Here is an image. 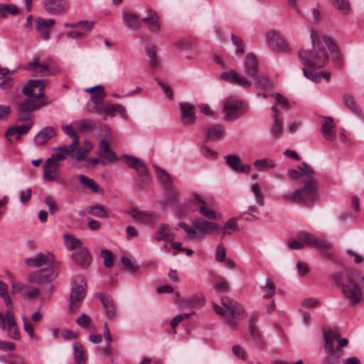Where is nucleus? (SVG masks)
I'll return each instance as SVG.
<instances>
[{
	"mask_svg": "<svg viewBox=\"0 0 364 364\" xmlns=\"http://www.w3.org/2000/svg\"><path fill=\"white\" fill-rule=\"evenodd\" d=\"M312 49L302 50L299 53V58L305 67L319 69L324 67L329 60L331 53L334 60H340V53L336 44L327 36H319L312 31L311 33Z\"/></svg>",
	"mask_w": 364,
	"mask_h": 364,
	"instance_id": "f257e3e1",
	"label": "nucleus"
},
{
	"mask_svg": "<svg viewBox=\"0 0 364 364\" xmlns=\"http://www.w3.org/2000/svg\"><path fill=\"white\" fill-rule=\"evenodd\" d=\"M299 168L305 169L309 173L306 175L305 185L293 193H287L282 196V200L286 202L301 203L305 205H311L317 198V181L314 178V171L306 163H302Z\"/></svg>",
	"mask_w": 364,
	"mask_h": 364,
	"instance_id": "f03ea898",
	"label": "nucleus"
},
{
	"mask_svg": "<svg viewBox=\"0 0 364 364\" xmlns=\"http://www.w3.org/2000/svg\"><path fill=\"white\" fill-rule=\"evenodd\" d=\"M359 274L354 271L336 272L331 276V282L341 287L345 299L348 300V304L355 306L363 298L360 287L358 284Z\"/></svg>",
	"mask_w": 364,
	"mask_h": 364,
	"instance_id": "7ed1b4c3",
	"label": "nucleus"
},
{
	"mask_svg": "<svg viewBox=\"0 0 364 364\" xmlns=\"http://www.w3.org/2000/svg\"><path fill=\"white\" fill-rule=\"evenodd\" d=\"M23 97L22 102L17 103L18 119L21 122H28L31 120L32 112L48 104V102L44 101V92H23Z\"/></svg>",
	"mask_w": 364,
	"mask_h": 364,
	"instance_id": "20e7f679",
	"label": "nucleus"
},
{
	"mask_svg": "<svg viewBox=\"0 0 364 364\" xmlns=\"http://www.w3.org/2000/svg\"><path fill=\"white\" fill-rule=\"evenodd\" d=\"M86 282L82 276L76 275L73 277L70 300V310L71 311H75L81 306L86 294Z\"/></svg>",
	"mask_w": 364,
	"mask_h": 364,
	"instance_id": "39448f33",
	"label": "nucleus"
},
{
	"mask_svg": "<svg viewBox=\"0 0 364 364\" xmlns=\"http://www.w3.org/2000/svg\"><path fill=\"white\" fill-rule=\"evenodd\" d=\"M296 237L299 240L305 242L309 247L321 252L325 257H331L332 256L333 252L331 245L325 240L317 237L314 235L301 231L297 234Z\"/></svg>",
	"mask_w": 364,
	"mask_h": 364,
	"instance_id": "423d86ee",
	"label": "nucleus"
},
{
	"mask_svg": "<svg viewBox=\"0 0 364 364\" xmlns=\"http://www.w3.org/2000/svg\"><path fill=\"white\" fill-rule=\"evenodd\" d=\"M221 303L229 313V325L234 328L236 326L237 320L246 316L244 309L237 302L226 296L221 298Z\"/></svg>",
	"mask_w": 364,
	"mask_h": 364,
	"instance_id": "0eeeda50",
	"label": "nucleus"
},
{
	"mask_svg": "<svg viewBox=\"0 0 364 364\" xmlns=\"http://www.w3.org/2000/svg\"><path fill=\"white\" fill-rule=\"evenodd\" d=\"M244 112L245 106L242 102L234 100H228L223 109V119L225 121L235 120L240 117Z\"/></svg>",
	"mask_w": 364,
	"mask_h": 364,
	"instance_id": "6e6552de",
	"label": "nucleus"
},
{
	"mask_svg": "<svg viewBox=\"0 0 364 364\" xmlns=\"http://www.w3.org/2000/svg\"><path fill=\"white\" fill-rule=\"evenodd\" d=\"M57 275L58 273L53 267L43 268L29 274L28 280L33 283L43 284L50 282Z\"/></svg>",
	"mask_w": 364,
	"mask_h": 364,
	"instance_id": "1a4fd4ad",
	"label": "nucleus"
},
{
	"mask_svg": "<svg viewBox=\"0 0 364 364\" xmlns=\"http://www.w3.org/2000/svg\"><path fill=\"white\" fill-rule=\"evenodd\" d=\"M125 163L127 165L136 171L139 176L143 183H146L148 181V168L144 161L141 159L132 156L125 155Z\"/></svg>",
	"mask_w": 364,
	"mask_h": 364,
	"instance_id": "9d476101",
	"label": "nucleus"
},
{
	"mask_svg": "<svg viewBox=\"0 0 364 364\" xmlns=\"http://www.w3.org/2000/svg\"><path fill=\"white\" fill-rule=\"evenodd\" d=\"M321 132L325 139L333 141L336 139V125L331 117H322Z\"/></svg>",
	"mask_w": 364,
	"mask_h": 364,
	"instance_id": "9b49d317",
	"label": "nucleus"
},
{
	"mask_svg": "<svg viewBox=\"0 0 364 364\" xmlns=\"http://www.w3.org/2000/svg\"><path fill=\"white\" fill-rule=\"evenodd\" d=\"M92 94L90 100L87 103V109L89 112L101 113L105 105L103 100L107 95L105 92H90Z\"/></svg>",
	"mask_w": 364,
	"mask_h": 364,
	"instance_id": "f8f14e48",
	"label": "nucleus"
},
{
	"mask_svg": "<svg viewBox=\"0 0 364 364\" xmlns=\"http://www.w3.org/2000/svg\"><path fill=\"white\" fill-rule=\"evenodd\" d=\"M97 154L102 159V163H104V161L108 163H114L118 161V157L111 149L109 142L105 139L100 141Z\"/></svg>",
	"mask_w": 364,
	"mask_h": 364,
	"instance_id": "ddd939ff",
	"label": "nucleus"
},
{
	"mask_svg": "<svg viewBox=\"0 0 364 364\" xmlns=\"http://www.w3.org/2000/svg\"><path fill=\"white\" fill-rule=\"evenodd\" d=\"M225 161L228 167L235 172L247 173L251 167L248 164L241 165V159L235 154H230L225 156Z\"/></svg>",
	"mask_w": 364,
	"mask_h": 364,
	"instance_id": "4468645a",
	"label": "nucleus"
},
{
	"mask_svg": "<svg viewBox=\"0 0 364 364\" xmlns=\"http://www.w3.org/2000/svg\"><path fill=\"white\" fill-rule=\"evenodd\" d=\"M55 20L53 18L46 19L41 17L36 18V29L43 39H48L50 36V30L51 27L55 24Z\"/></svg>",
	"mask_w": 364,
	"mask_h": 364,
	"instance_id": "2eb2a0df",
	"label": "nucleus"
},
{
	"mask_svg": "<svg viewBox=\"0 0 364 364\" xmlns=\"http://www.w3.org/2000/svg\"><path fill=\"white\" fill-rule=\"evenodd\" d=\"M74 262L82 269H87L92 261L90 252L86 248H81L72 255Z\"/></svg>",
	"mask_w": 364,
	"mask_h": 364,
	"instance_id": "dca6fc26",
	"label": "nucleus"
},
{
	"mask_svg": "<svg viewBox=\"0 0 364 364\" xmlns=\"http://www.w3.org/2000/svg\"><path fill=\"white\" fill-rule=\"evenodd\" d=\"M193 225L202 234L208 235L213 232H218L219 225L215 223L207 221L200 218L196 219L193 221Z\"/></svg>",
	"mask_w": 364,
	"mask_h": 364,
	"instance_id": "f3484780",
	"label": "nucleus"
},
{
	"mask_svg": "<svg viewBox=\"0 0 364 364\" xmlns=\"http://www.w3.org/2000/svg\"><path fill=\"white\" fill-rule=\"evenodd\" d=\"M6 317L8 327L7 331L9 337L14 340H19L21 338V333L16 323L14 314L11 309H9L6 311Z\"/></svg>",
	"mask_w": 364,
	"mask_h": 364,
	"instance_id": "a211bd4d",
	"label": "nucleus"
},
{
	"mask_svg": "<svg viewBox=\"0 0 364 364\" xmlns=\"http://www.w3.org/2000/svg\"><path fill=\"white\" fill-rule=\"evenodd\" d=\"M45 9L51 14L63 13L68 8L66 0H46L43 1Z\"/></svg>",
	"mask_w": 364,
	"mask_h": 364,
	"instance_id": "6ab92c4d",
	"label": "nucleus"
},
{
	"mask_svg": "<svg viewBox=\"0 0 364 364\" xmlns=\"http://www.w3.org/2000/svg\"><path fill=\"white\" fill-rule=\"evenodd\" d=\"M43 177L46 180L50 181H58L60 179V164L55 163L46 164L43 165Z\"/></svg>",
	"mask_w": 364,
	"mask_h": 364,
	"instance_id": "aec40b11",
	"label": "nucleus"
},
{
	"mask_svg": "<svg viewBox=\"0 0 364 364\" xmlns=\"http://www.w3.org/2000/svg\"><path fill=\"white\" fill-rule=\"evenodd\" d=\"M266 37L269 44L273 48H277L279 50L282 52L289 51V46L285 41L275 31H269Z\"/></svg>",
	"mask_w": 364,
	"mask_h": 364,
	"instance_id": "412c9836",
	"label": "nucleus"
},
{
	"mask_svg": "<svg viewBox=\"0 0 364 364\" xmlns=\"http://www.w3.org/2000/svg\"><path fill=\"white\" fill-rule=\"evenodd\" d=\"M147 16L141 19V21L144 22L147 26L148 29L154 33H157L160 30V23H159V17L156 11H153L151 9H149L147 11Z\"/></svg>",
	"mask_w": 364,
	"mask_h": 364,
	"instance_id": "4be33fe9",
	"label": "nucleus"
},
{
	"mask_svg": "<svg viewBox=\"0 0 364 364\" xmlns=\"http://www.w3.org/2000/svg\"><path fill=\"white\" fill-rule=\"evenodd\" d=\"M129 215L141 224L154 225L158 220V217L153 214L144 211H138L136 210H132Z\"/></svg>",
	"mask_w": 364,
	"mask_h": 364,
	"instance_id": "5701e85b",
	"label": "nucleus"
},
{
	"mask_svg": "<svg viewBox=\"0 0 364 364\" xmlns=\"http://www.w3.org/2000/svg\"><path fill=\"white\" fill-rule=\"evenodd\" d=\"M55 135L56 132L53 127H46L35 136L34 142L38 146H43Z\"/></svg>",
	"mask_w": 364,
	"mask_h": 364,
	"instance_id": "b1692460",
	"label": "nucleus"
},
{
	"mask_svg": "<svg viewBox=\"0 0 364 364\" xmlns=\"http://www.w3.org/2000/svg\"><path fill=\"white\" fill-rule=\"evenodd\" d=\"M98 296L103 305L107 316L113 319L116 314L113 299L109 295L103 292L98 293Z\"/></svg>",
	"mask_w": 364,
	"mask_h": 364,
	"instance_id": "393cba45",
	"label": "nucleus"
},
{
	"mask_svg": "<svg viewBox=\"0 0 364 364\" xmlns=\"http://www.w3.org/2000/svg\"><path fill=\"white\" fill-rule=\"evenodd\" d=\"M155 239L157 241L171 242L175 239V233L172 232L167 224H161L155 232Z\"/></svg>",
	"mask_w": 364,
	"mask_h": 364,
	"instance_id": "a878e982",
	"label": "nucleus"
},
{
	"mask_svg": "<svg viewBox=\"0 0 364 364\" xmlns=\"http://www.w3.org/2000/svg\"><path fill=\"white\" fill-rule=\"evenodd\" d=\"M74 128L75 127L73 126V123L71 124L63 127V131L73 140L72 144L70 145H68V146L64 148L63 150L70 153V151H75L77 146L79 145V138Z\"/></svg>",
	"mask_w": 364,
	"mask_h": 364,
	"instance_id": "bb28decb",
	"label": "nucleus"
},
{
	"mask_svg": "<svg viewBox=\"0 0 364 364\" xmlns=\"http://www.w3.org/2000/svg\"><path fill=\"white\" fill-rule=\"evenodd\" d=\"M73 124L75 129L83 134L90 133L96 127L95 122L90 119L75 120Z\"/></svg>",
	"mask_w": 364,
	"mask_h": 364,
	"instance_id": "cd10ccee",
	"label": "nucleus"
},
{
	"mask_svg": "<svg viewBox=\"0 0 364 364\" xmlns=\"http://www.w3.org/2000/svg\"><path fill=\"white\" fill-rule=\"evenodd\" d=\"M68 145L60 146L55 148L53 153L50 158L46 160V164L55 163L59 164L60 161L65 160L67 156H73L75 151L67 152L63 150L64 148L68 147Z\"/></svg>",
	"mask_w": 364,
	"mask_h": 364,
	"instance_id": "c85d7f7f",
	"label": "nucleus"
},
{
	"mask_svg": "<svg viewBox=\"0 0 364 364\" xmlns=\"http://www.w3.org/2000/svg\"><path fill=\"white\" fill-rule=\"evenodd\" d=\"M33 124V122L29 120V122L26 124L11 127L7 129L5 135L6 137H9L16 134V138L18 139L22 135L26 134L31 129Z\"/></svg>",
	"mask_w": 364,
	"mask_h": 364,
	"instance_id": "c756f323",
	"label": "nucleus"
},
{
	"mask_svg": "<svg viewBox=\"0 0 364 364\" xmlns=\"http://www.w3.org/2000/svg\"><path fill=\"white\" fill-rule=\"evenodd\" d=\"M181 119L187 124H192L196 120V116L193 112V105L187 102H181Z\"/></svg>",
	"mask_w": 364,
	"mask_h": 364,
	"instance_id": "7c9ffc66",
	"label": "nucleus"
},
{
	"mask_svg": "<svg viewBox=\"0 0 364 364\" xmlns=\"http://www.w3.org/2000/svg\"><path fill=\"white\" fill-rule=\"evenodd\" d=\"M245 68L247 74L253 77L258 74V63L253 54H247L245 58Z\"/></svg>",
	"mask_w": 364,
	"mask_h": 364,
	"instance_id": "2f4dec72",
	"label": "nucleus"
},
{
	"mask_svg": "<svg viewBox=\"0 0 364 364\" xmlns=\"http://www.w3.org/2000/svg\"><path fill=\"white\" fill-rule=\"evenodd\" d=\"M26 70H32L41 76H46L48 74L49 67L47 64H40L38 58L36 60L30 62L27 65L23 67Z\"/></svg>",
	"mask_w": 364,
	"mask_h": 364,
	"instance_id": "473e14b6",
	"label": "nucleus"
},
{
	"mask_svg": "<svg viewBox=\"0 0 364 364\" xmlns=\"http://www.w3.org/2000/svg\"><path fill=\"white\" fill-rule=\"evenodd\" d=\"M38 88V91H43L48 88V82L45 80H30L21 89V91H33Z\"/></svg>",
	"mask_w": 364,
	"mask_h": 364,
	"instance_id": "72a5a7b5",
	"label": "nucleus"
},
{
	"mask_svg": "<svg viewBox=\"0 0 364 364\" xmlns=\"http://www.w3.org/2000/svg\"><path fill=\"white\" fill-rule=\"evenodd\" d=\"M304 75L314 82H318L321 78L328 80L331 77V73L328 72L315 73L308 70L306 68H303Z\"/></svg>",
	"mask_w": 364,
	"mask_h": 364,
	"instance_id": "f704fd0d",
	"label": "nucleus"
},
{
	"mask_svg": "<svg viewBox=\"0 0 364 364\" xmlns=\"http://www.w3.org/2000/svg\"><path fill=\"white\" fill-rule=\"evenodd\" d=\"M74 358L77 364H85L87 360L85 350L83 346L78 342L73 343Z\"/></svg>",
	"mask_w": 364,
	"mask_h": 364,
	"instance_id": "c9c22d12",
	"label": "nucleus"
},
{
	"mask_svg": "<svg viewBox=\"0 0 364 364\" xmlns=\"http://www.w3.org/2000/svg\"><path fill=\"white\" fill-rule=\"evenodd\" d=\"M255 82L257 85V87L264 90H274L275 86L273 82L265 75H257L256 77H253Z\"/></svg>",
	"mask_w": 364,
	"mask_h": 364,
	"instance_id": "e433bc0d",
	"label": "nucleus"
},
{
	"mask_svg": "<svg viewBox=\"0 0 364 364\" xmlns=\"http://www.w3.org/2000/svg\"><path fill=\"white\" fill-rule=\"evenodd\" d=\"M224 128L220 124L211 126L208 132L207 141H215L223 136Z\"/></svg>",
	"mask_w": 364,
	"mask_h": 364,
	"instance_id": "4c0bfd02",
	"label": "nucleus"
},
{
	"mask_svg": "<svg viewBox=\"0 0 364 364\" xmlns=\"http://www.w3.org/2000/svg\"><path fill=\"white\" fill-rule=\"evenodd\" d=\"M102 112L109 116L114 117L117 114H122L124 117H127L126 109L121 105H105Z\"/></svg>",
	"mask_w": 364,
	"mask_h": 364,
	"instance_id": "58836bf2",
	"label": "nucleus"
},
{
	"mask_svg": "<svg viewBox=\"0 0 364 364\" xmlns=\"http://www.w3.org/2000/svg\"><path fill=\"white\" fill-rule=\"evenodd\" d=\"M123 22L129 28L132 30H138L139 21V18L136 14L129 12L123 13Z\"/></svg>",
	"mask_w": 364,
	"mask_h": 364,
	"instance_id": "ea45409f",
	"label": "nucleus"
},
{
	"mask_svg": "<svg viewBox=\"0 0 364 364\" xmlns=\"http://www.w3.org/2000/svg\"><path fill=\"white\" fill-rule=\"evenodd\" d=\"M323 337L325 340V347L324 350L326 353H335L336 349L333 347V335L332 336V331L330 328H326L323 331Z\"/></svg>",
	"mask_w": 364,
	"mask_h": 364,
	"instance_id": "a19ab883",
	"label": "nucleus"
},
{
	"mask_svg": "<svg viewBox=\"0 0 364 364\" xmlns=\"http://www.w3.org/2000/svg\"><path fill=\"white\" fill-rule=\"evenodd\" d=\"M154 167L157 173V176L161 181L163 186L165 187V188L170 189L172 186V183L169 174L166 171L161 168L157 166H154Z\"/></svg>",
	"mask_w": 364,
	"mask_h": 364,
	"instance_id": "79ce46f5",
	"label": "nucleus"
},
{
	"mask_svg": "<svg viewBox=\"0 0 364 364\" xmlns=\"http://www.w3.org/2000/svg\"><path fill=\"white\" fill-rule=\"evenodd\" d=\"M254 166L258 171H264L276 167V164L273 160L265 158L255 161Z\"/></svg>",
	"mask_w": 364,
	"mask_h": 364,
	"instance_id": "37998d69",
	"label": "nucleus"
},
{
	"mask_svg": "<svg viewBox=\"0 0 364 364\" xmlns=\"http://www.w3.org/2000/svg\"><path fill=\"white\" fill-rule=\"evenodd\" d=\"M248 333L254 345L256 347L262 348L264 346V341L257 328H250Z\"/></svg>",
	"mask_w": 364,
	"mask_h": 364,
	"instance_id": "c03bdc74",
	"label": "nucleus"
},
{
	"mask_svg": "<svg viewBox=\"0 0 364 364\" xmlns=\"http://www.w3.org/2000/svg\"><path fill=\"white\" fill-rule=\"evenodd\" d=\"M326 354V356L323 360V364H339L340 359L343 356V350L338 348L335 353Z\"/></svg>",
	"mask_w": 364,
	"mask_h": 364,
	"instance_id": "a18cd8bd",
	"label": "nucleus"
},
{
	"mask_svg": "<svg viewBox=\"0 0 364 364\" xmlns=\"http://www.w3.org/2000/svg\"><path fill=\"white\" fill-rule=\"evenodd\" d=\"M63 237L65 240V245L69 250L82 248L81 241L73 237L72 235L65 234L63 235Z\"/></svg>",
	"mask_w": 364,
	"mask_h": 364,
	"instance_id": "49530a36",
	"label": "nucleus"
},
{
	"mask_svg": "<svg viewBox=\"0 0 364 364\" xmlns=\"http://www.w3.org/2000/svg\"><path fill=\"white\" fill-rule=\"evenodd\" d=\"M26 262L29 267H39L47 264L48 258L43 253H39L35 258H27Z\"/></svg>",
	"mask_w": 364,
	"mask_h": 364,
	"instance_id": "de8ad7c7",
	"label": "nucleus"
},
{
	"mask_svg": "<svg viewBox=\"0 0 364 364\" xmlns=\"http://www.w3.org/2000/svg\"><path fill=\"white\" fill-rule=\"evenodd\" d=\"M178 226L188 234L187 237L190 240H196L203 237L201 234L198 233L196 228H195L193 225L191 227L186 223L181 222Z\"/></svg>",
	"mask_w": 364,
	"mask_h": 364,
	"instance_id": "09e8293b",
	"label": "nucleus"
},
{
	"mask_svg": "<svg viewBox=\"0 0 364 364\" xmlns=\"http://www.w3.org/2000/svg\"><path fill=\"white\" fill-rule=\"evenodd\" d=\"M343 104L345 107L349 109L351 112L354 113H358L359 112L358 106L354 100V97L350 93H346L343 95Z\"/></svg>",
	"mask_w": 364,
	"mask_h": 364,
	"instance_id": "8fccbe9b",
	"label": "nucleus"
},
{
	"mask_svg": "<svg viewBox=\"0 0 364 364\" xmlns=\"http://www.w3.org/2000/svg\"><path fill=\"white\" fill-rule=\"evenodd\" d=\"M146 52L149 55L151 67L156 68L159 65V62L156 58V48L155 45L152 43H148L146 46Z\"/></svg>",
	"mask_w": 364,
	"mask_h": 364,
	"instance_id": "3c124183",
	"label": "nucleus"
},
{
	"mask_svg": "<svg viewBox=\"0 0 364 364\" xmlns=\"http://www.w3.org/2000/svg\"><path fill=\"white\" fill-rule=\"evenodd\" d=\"M275 124L272 126L271 134L274 137L279 138L282 134V119L277 114H274Z\"/></svg>",
	"mask_w": 364,
	"mask_h": 364,
	"instance_id": "603ef678",
	"label": "nucleus"
},
{
	"mask_svg": "<svg viewBox=\"0 0 364 364\" xmlns=\"http://www.w3.org/2000/svg\"><path fill=\"white\" fill-rule=\"evenodd\" d=\"M80 182L85 187L92 190L94 193L99 191V187L95 181L92 178L87 177L85 175H80L78 176Z\"/></svg>",
	"mask_w": 364,
	"mask_h": 364,
	"instance_id": "864d4df0",
	"label": "nucleus"
},
{
	"mask_svg": "<svg viewBox=\"0 0 364 364\" xmlns=\"http://www.w3.org/2000/svg\"><path fill=\"white\" fill-rule=\"evenodd\" d=\"M88 213L90 215L95 216L97 218H108V214L102 205H96L90 206L89 208Z\"/></svg>",
	"mask_w": 364,
	"mask_h": 364,
	"instance_id": "5fc2aeb1",
	"label": "nucleus"
},
{
	"mask_svg": "<svg viewBox=\"0 0 364 364\" xmlns=\"http://www.w3.org/2000/svg\"><path fill=\"white\" fill-rule=\"evenodd\" d=\"M333 5L341 13L346 14L350 11V6L348 0H332Z\"/></svg>",
	"mask_w": 364,
	"mask_h": 364,
	"instance_id": "6e6d98bb",
	"label": "nucleus"
},
{
	"mask_svg": "<svg viewBox=\"0 0 364 364\" xmlns=\"http://www.w3.org/2000/svg\"><path fill=\"white\" fill-rule=\"evenodd\" d=\"M251 191L255 195L257 203L259 206H263L264 205V197L261 191V188L259 183H254L251 187Z\"/></svg>",
	"mask_w": 364,
	"mask_h": 364,
	"instance_id": "4d7b16f0",
	"label": "nucleus"
},
{
	"mask_svg": "<svg viewBox=\"0 0 364 364\" xmlns=\"http://www.w3.org/2000/svg\"><path fill=\"white\" fill-rule=\"evenodd\" d=\"M122 262L124 267L129 272L134 273L139 269V265L136 262H133L129 257H123Z\"/></svg>",
	"mask_w": 364,
	"mask_h": 364,
	"instance_id": "13d9d810",
	"label": "nucleus"
},
{
	"mask_svg": "<svg viewBox=\"0 0 364 364\" xmlns=\"http://www.w3.org/2000/svg\"><path fill=\"white\" fill-rule=\"evenodd\" d=\"M101 257L104 259V265L106 267H112L114 264L113 254L108 250H102L101 251Z\"/></svg>",
	"mask_w": 364,
	"mask_h": 364,
	"instance_id": "bf43d9fd",
	"label": "nucleus"
},
{
	"mask_svg": "<svg viewBox=\"0 0 364 364\" xmlns=\"http://www.w3.org/2000/svg\"><path fill=\"white\" fill-rule=\"evenodd\" d=\"M220 77L223 80L235 84L236 77H237V72L235 70L230 69L223 72L220 74Z\"/></svg>",
	"mask_w": 364,
	"mask_h": 364,
	"instance_id": "052dcab7",
	"label": "nucleus"
},
{
	"mask_svg": "<svg viewBox=\"0 0 364 364\" xmlns=\"http://www.w3.org/2000/svg\"><path fill=\"white\" fill-rule=\"evenodd\" d=\"M262 290L265 291L263 296L264 299L272 298L275 294V286L271 281H267L266 285L262 287Z\"/></svg>",
	"mask_w": 364,
	"mask_h": 364,
	"instance_id": "680f3d73",
	"label": "nucleus"
},
{
	"mask_svg": "<svg viewBox=\"0 0 364 364\" xmlns=\"http://www.w3.org/2000/svg\"><path fill=\"white\" fill-rule=\"evenodd\" d=\"M271 97L274 100L276 104L281 105L282 107H288L287 99L280 92H272Z\"/></svg>",
	"mask_w": 364,
	"mask_h": 364,
	"instance_id": "e2e57ef3",
	"label": "nucleus"
},
{
	"mask_svg": "<svg viewBox=\"0 0 364 364\" xmlns=\"http://www.w3.org/2000/svg\"><path fill=\"white\" fill-rule=\"evenodd\" d=\"M198 212L201 215L208 219L215 220L217 218L215 212L212 209L208 208V207L200 206Z\"/></svg>",
	"mask_w": 364,
	"mask_h": 364,
	"instance_id": "0e129e2a",
	"label": "nucleus"
},
{
	"mask_svg": "<svg viewBox=\"0 0 364 364\" xmlns=\"http://www.w3.org/2000/svg\"><path fill=\"white\" fill-rule=\"evenodd\" d=\"M0 88L1 90L14 89L18 91L20 87L14 85V80L11 77H6L3 81L0 82Z\"/></svg>",
	"mask_w": 364,
	"mask_h": 364,
	"instance_id": "69168bd1",
	"label": "nucleus"
},
{
	"mask_svg": "<svg viewBox=\"0 0 364 364\" xmlns=\"http://www.w3.org/2000/svg\"><path fill=\"white\" fill-rule=\"evenodd\" d=\"M235 84L240 85L246 89L250 88L252 85V81L247 78V77L237 73V77Z\"/></svg>",
	"mask_w": 364,
	"mask_h": 364,
	"instance_id": "338daca9",
	"label": "nucleus"
},
{
	"mask_svg": "<svg viewBox=\"0 0 364 364\" xmlns=\"http://www.w3.org/2000/svg\"><path fill=\"white\" fill-rule=\"evenodd\" d=\"M226 258V249L220 243L217 246L216 252H215V259L219 262H223L225 260Z\"/></svg>",
	"mask_w": 364,
	"mask_h": 364,
	"instance_id": "774afa93",
	"label": "nucleus"
}]
</instances>
